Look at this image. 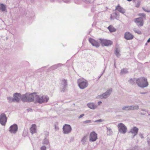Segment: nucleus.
<instances>
[{
  "instance_id": "1",
  "label": "nucleus",
  "mask_w": 150,
  "mask_h": 150,
  "mask_svg": "<svg viewBox=\"0 0 150 150\" xmlns=\"http://www.w3.org/2000/svg\"><path fill=\"white\" fill-rule=\"evenodd\" d=\"M36 95V93H27L22 95L21 100L23 102H31L34 101Z\"/></svg>"
},
{
  "instance_id": "2",
  "label": "nucleus",
  "mask_w": 150,
  "mask_h": 150,
  "mask_svg": "<svg viewBox=\"0 0 150 150\" xmlns=\"http://www.w3.org/2000/svg\"><path fill=\"white\" fill-rule=\"evenodd\" d=\"M137 84L139 87L142 88L146 87L149 85L147 79L144 77L137 79Z\"/></svg>"
},
{
  "instance_id": "3",
  "label": "nucleus",
  "mask_w": 150,
  "mask_h": 150,
  "mask_svg": "<svg viewBox=\"0 0 150 150\" xmlns=\"http://www.w3.org/2000/svg\"><path fill=\"white\" fill-rule=\"evenodd\" d=\"M35 100L37 103L42 104L44 103H47L49 100V98L47 96H40L36 95Z\"/></svg>"
},
{
  "instance_id": "4",
  "label": "nucleus",
  "mask_w": 150,
  "mask_h": 150,
  "mask_svg": "<svg viewBox=\"0 0 150 150\" xmlns=\"http://www.w3.org/2000/svg\"><path fill=\"white\" fill-rule=\"evenodd\" d=\"M77 82L79 88L82 89L87 87L88 84L87 81L83 79H78Z\"/></svg>"
},
{
  "instance_id": "5",
  "label": "nucleus",
  "mask_w": 150,
  "mask_h": 150,
  "mask_svg": "<svg viewBox=\"0 0 150 150\" xmlns=\"http://www.w3.org/2000/svg\"><path fill=\"white\" fill-rule=\"evenodd\" d=\"M100 42L103 46H109L112 44V42L109 40L99 38Z\"/></svg>"
},
{
  "instance_id": "6",
  "label": "nucleus",
  "mask_w": 150,
  "mask_h": 150,
  "mask_svg": "<svg viewBox=\"0 0 150 150\" xmlns=\"http://www.w3.org/2000/svg\"><path fill=\"white\" fill-rule=\"evenodd\" d=\"M118 127L119 132L121 133L125 134L126 133L127 128L122 123L118 124Z\"/></svg>"
},
{
  "instance_id": "7",
  "label": "nucleus",
  "mask_w": 150,
  "mask_h": 150,
  "mask_svg": "<svg viewBox=\"0 0 150 150\" xmlns=\"http://www.w3.org/2000/svg\"><path fill=\"white\" fill-rule=\"evenodd\" d=\"M72 128L70 125L65 124L63 127V133L65 134H68L71 131Z\"/></svg>"
},
{
  "instance_id": "8",
  "label": "nucleus",
  "mask_w": 150,
  "mask_h": 150,
  "mask_svg": "<svg viewBox=\"0 0 150 150\" xmlns=\"http://www.w3.org/2000/svg\"><path fill=\"white\" fill-rule=\"evenodd\" d=\"M7 121V117L4 113H2L0 115V123L3 126H4Z\"/></svg>"
},
{
  "instance_id": "9",
  "label": "nucleus",
  "mask_w": 150,
  "mask_h": 150,
  "mask_svg": "<svg viewBox=\"0 0 150 150\" xmlns=\"http://www.w3.org/2000/svg\"><path fill=\"white\" fill-rule=\"evenodd\" d=\"M22 95H21L20 93H14L13 95V98L14 102L19 103L20 99L21 100V97Z\"/></svg>"
},
{
  "instance_id": "10",
  "label": "nucleus",
  "mask_w": 150,
  "mask_h": 150,
  "mask_svg": "<svg viewBox=\"0 0 150 150\" xmlns=\"http://www.w3.org/2000/svg\"><path fill=\"white\" fill-rule=\"evenodd\" d=\"M97 138V134L94 131H93L90 133L89 137L90 142H95Z\"/></svg>"
},
{
  "instance_id": "11",
  "label": "nucleus",
  "mask_w": 150,
  "mask_h": 150,
  "mask_svg": "<svg viewBox=\"0 0 150 150\" xmlns=\"http://www.w3.org/2000/svg\"><path fill=\"white\" fill-rule=\"evenodd\" d=\"M18 126L16 124H14L10 126L9 128V131L11 133L15 134L18 130Z\"/></svg>"
},
{
  "instance_id": "12",
  "label": "nucleus",
  "mask_w": 150,
  "mask_h": 150,
  "mask_svg": "<svg viewBox=\"0 0 150 150\" xmlns=\"http://www.w3.org/2000/svg\"><path fill=\"white\" fill-rule=\"evenodd\" d=\"M89 41L92 46H95L97 48L98 47L100 46L99 42L93 38H89Z\"/></svg>"
},
{
  "instance_id": "13",
  "label": "nucleus",
  "mask_w": 150,
  "mask_h": 150,
  "mask_svg": "<svg viewBox=\"0 0 150 150\" xmlns=\"http://www.w3.org/2000/svg\"><path fill=\"white\" fill-rule=\"evenodd\" d=\"M139 129L136 127H134L131 129L129 133L134 134L132 138H133L136 136L138 134Z\"/></svg>"
},
{
  "instance_id": "14",
  "label": "nucleus",
  "mask_w": 150,
  "mask_h": 150,
  "mask_svg": "<svg viewBox=\"0 0 150 150\" xmlns=\"http://www.w3.org/2000/svg\"><path fill=\"white\" fill-rule=\"evenodd\" d=\"M61 84L63 88L61 90V92H64L65 91L67 85V80L65 79H63L62 81Z\"/></svg>"
},
{
  "instance_id": "15",
  "label": "nucleus",
  "mask_w": 150,
  "mask_h": 150,
  "mask_svg": "<svg viewBox=\"0 0 150 150\" xmlns=\"http://www.w3.org/2000/svg\"><path fill=\"white\" fill-rule=\"evenodd\" d=\"M112 91V89L110 88L108 90L105 92L103 93L102 94L104 99L107 98L110 95Z\"/></svg>"
},
{
  "instance_id": "16",
  "label": "nucleus",
  "mask_w": 150,
  "mask_h": 150,
  "mask_svg": "<svg viewBox=\"0 0 150 150\" xmlns=\"http://www.w3.org/2000/svg\"><path fill=\"white\" fill-rule=\"evenodd\" d=\"M134 36L129 32H126L125 34L124 38L126 40H132Z\"/></svg>"
},
{
  "instance_id": "17",
  "label": "nucleus",
  "mask_w": 150,
  "mask_h": 150,
  "mask_svg": "<svg viewBox=\"0 0 150 150\" xmlns=\"http://www.w3.org/2000/svg\"><path fill=\"white\" fill-rule=\"evenodd\" d=\"M115 10L122 14H124L125 12V9L121 7L119 4L116 6Z\"/></svg>"
},
{
  "instance_id": "18",
  "label": "nucleus",
  "mask_w": 150,
  "mask_h": 150,
  "mask_svg": "<svg viewBox=\"0 0 150 150\" xmlns=\"http://www.w3.org/2000/svg\"><path fill=\"white\" fill-rule=\"evenodd\" d=\"M30 132L32 134L36 132V126L35 124L32 125L30 129Z\"/></svg>"
},
{
  "instance_id": "19",
  "label": "nucleus",
  "mask_w": 150,
  "mask_h": 150,
  "mask_svg": "<svg viewBox=\"0 0 150 150\" xmlns=\"http://www.w3.org/2000/svg\"><path fill=\"white\" fill-rule=\"evenodd\" d=\"M88 107L90 109H94L97 108V106L95 105L93 103H90L87 104Z\"/></svg>"
},
{
  "instance_id": "20",
  "label": "nucleus",
  "mask_w": 150,
  "mask_h": 150,
  "mask_svg": "<svg viewBox=\"0 0 150 150\" xmlns=\"http://www.w3.org/2000/svg\"><path fill=\"white\" fill-rule=\"evenodd\" d=\"M0 10L2 12L6 11V6L3 4H0Z\"/></svg>"
},
{
  "instance_id": "21",
  "label": "nucleus",
  "mask_w": 150,
  "mask_h": 150,
  "mask_svg": "<svg viewBox=\"0 0 150 150\" xmlns=\"http://www.w3.org/2000/svg\"><path fill=\"white\" fill-rule=\"evenodd\" d=\"M108 28L111 33L115 32L116 31V29L111 25L109 26Z\"/></svg>"
},
{
  "instance_id": "22",
  "label": "nucleus",
  "mask_w": 150,
  "mask_h": 150,
  "mask_svg": "<svg viewBox=\"0 0 150 150\" xmlns=\"http://www.w3.org/2000/svg\"><path fill=\"white\" fill-rule=\"evenodd\" d=\"M137 79L135 78L130 79L129 81V82L132 85L135 84V83L137 84Z\"/></svg>"
},
{
  "instance_id": "23",
  "label": "nucleus",
  "mask_w": 150,
  "mask_h": 150,
  "mask_svg": "<svg viewBox=\"0 0 150 150\" xmlns=\"http://www.w3.org/2000/svg\"><path fill=\"white\" fill-rule=\"evenodd\" d=\"M120 52L119 49L117 48H116L115 51V54L117 57H119L120 55Z\"/></svg>"
},
{
  "instance_id": "24",
  "label": "nucleus",
  "mask_w": 150,
  "mask_h": 150,
  "mask_svg": "<svg viewBox=\"0 0 150 150\" xmlns=\"http://www.w3.org/2000/svg\"><path fill=\"white\" fill-rule=\"evenodd\" d=\"M127 69L126 68H123L120 71V74H124L128 73Z\"/></svg>"
},
{
  "instance_id": "25",
  "label": "nucleus",
  "mask_w": 150,
  "mask_h": 150,
  "mask_svg": "<svg viewBox=\"0 0 150 150\" xmlns=\"http://www.w3.org/2000/svg\"><path fill=\"white\" fill-rule=\"evenodd\" d=\"M7 99L8 102L9 103H11L12 102H14L13 98L11 96H8L7 97Z\"/></svg>"
},
{
  "instance_id": "26",
  "label": "nucleus",
  "mask_w": 150,
  "mask_h": 150,
  "mask_svg": "<svg viewBox=\"0 0 150 150\" xmlns=\"http://www.w3.org/2000/svg\"><path fill=\"white\" fill-rule=\"evenodd\" d=\"M122 110L125 111H129V106H124L122 108Z\"/></svg>"
},
{
  "instance_id": "27",
  "label": "nucleus",
  "mask_w": 150,
  "mask_h": 150,
  "mask_svg": "<svg viewBox=\"0 0 150 150\" xmlns=\"http://www.w3.org/2000/svg\"><path fill=\"white\" fill-rule=\"evenodd\" d=\"M143 20L141 18H139L135 19V21L137 23H140L143 22Z\"/></svg>"
},
{
  "instance_id": "28",
  "label": "nucleus",
  "mask_w": 150,
  "mask_h": 150,
  "mask_svg": "<svg viewBox=\"0 0 150 150\" xmlns=\"http://www.w3.org/2000/svg\"><path fill=\"white\" fill-rule=\"evenodd\" d=\"M49 143V141L48 139H47L46 137H45L44 139L43 144H45L47 145Z\"/></svg>"
},
{
  "instance_id": "29",
  "label": "nucleus",
  "mask_w": 150,
  "mask_h": 150,
  "mask_svg": "<svg viewBox=\"0 0 150 150\" xmlns=\"http://www.w3.org/2000/svg\"><path fill=\"white\" fill-rule=\"evenodd\" d=\"M133 30L135 33L138 34H141L142 33V32L139 30L137 29L136 28H134Z\"/></svg>"
},
{
  "instance_id": "30",
  "label": "nucleus",
  "mask_w": 150,
  "mask_h": 150,
  "mask_svg": "<svg viewBox=\"0 0 150 150\" xmlns=\"http://www.w3.org/2000/svg\"><path fill=\"white\" fill-rule=\"evenodd\" d=\"M107 133L108 135H111L112 134V131L111 129L110 128L107 127Z\"/></svg>"
},
{
  "instance_id": "31",
  "label": "nucleus",
  "mask_w": 150,
  "mask_h": 150,
  "mask_svg": "<svg viewBox=\"0 0 150 150\" xmlns=\"http://www.w3.org/2000/svg\"><path fill=\"white\" fill-rule=\"evenodd\" d=\"M141 4V1L138 0L137 1V3L136 4L135 6L137 8H139Z\"/></svg>"
},
{
  "instance_id": "32",
  "label": "nucleus",
  "mask_w": 150,
  "mask_h": 150,
  "mask_svg": "<svg viewBox=\"0 0 150 150\" xmlns=\"http://www.w3.org/2000/svg\"><path fill=\"white\" fill-rule=\"evenodd\" d=\"M139 148L138 146H135L134 147L132 148L131 149H128L127 150H139Z\"/></svg>"
},
{
  "instance_id": "33",
  "label": "nucleus",
  "mask_w": 150,
  "mask_h": 150,
  "mask_svg": "<svg viewBox=\"0 0 150 150\" xmlns=\"http://www.w3.org/2000/svg\"><path fill=\"white\" fill-rule=\"evenodd\" d=\"M93 121H91L90 120H88L84 121L83 122L84 124H86L91 123L92 122H93Z\"/></svg>"
},
{
  "instance_id": "34",
  "label": "nucleus",
  "mask_w": 150,
  "mask_h": 150,
  "mask_svg": "<svg viewBox=\"0 0 150 150\" xmlns=\"http://www.w3.org/2000/svg\"><path fill=\"white\" fill-rule=\"evenodd\" d=\"M86 136H84L81 140V142L83 144L86 142Z\"/></svg>"
},
{
  "instance_id": "35",
  "label": "nucleus",
  "mask_w": 150,
  "mask_h": 150,
  "mask_svg": "<svg viewBox=\"0 0 150 150\" xmlns=\"http://www.w3.org/2000/svg\"><path fill=\"white\" fill-rule=\"evenodd\" d=\"M96 98L97 99H104L103 94L98 96L96 97Z\"/></svg>"
},
{
  "instance_id": "36",
  "label": "nucleus",
  "mask_w": 150,
  "mask_h": 150,
  "mask_svg": "<svg viewBox=\"0 0 150 150\" xmlns=\"http://www.w3.org/2000/svg\"><path fill=\"white\" fill-rule=\"evenodd\" d=\"M52 69H55L57 68L58 67L57 64L54 65L51 67Z\"/></svg>"
},
{
  "instance_id": "37",
  "label": "nucleus",
  "mask_w": 150,
  "mask_h": 150,
  "mask_svg": "<svg viewBox=\"0 0 150 150\" xmlns=\"http://www.w3.org/2000/svg\"><path fill=\"white\" fill-rule=\"evenodd\" d=\"M139 16L141 17H142L143 18H145L146 15L144 13H140L139 14Z\"/></svg>"
},
{
  "instance_id": "38",
  "label": "nucleus",
  "mask_w": 150,
  "mask_h": 150,
  "mask_svg": "<svg viewBox=\"0 0 150 150\" xmlns=\"http://www.w3.org/2000/svg\"><path fill=\"white\" fill-rule=\"evenodd\" d=\"M117 17V16H115V15H114V16H112V15H111V16L110 17V19L111 20H113L114 18H116Z\"/></svg>"
},
{
  "instance_id": "39",
  "label": "nucleus",
  "mask_w": 150,
  "mask_h": 150,
  "mask_svg": "<svg viewBox=\"0 0 150 150\" xmlns=\"http://www.w3.org/2000/svg\"><path fill=\"white\" fill-rule=\"evenodd\" d=\"M134 110H137L139 109V107L138 105H133Z\"/></svg>"
},
{
  "instance_id": "40",
  "label": "nucleus",
  "mask_w": 150,
  "mask_h": 150,
  "mask_svg": "<svg viewBox=\"0 0 150 150\" xmlns=\"http://www.w3.org/2000/svg\"><path fill=\"white\" fill-rule=\"evenodd\" d=\"M46 147L44 146H42L40 148V149L41 150H46Z\"/></svg>"
},
{
  "instance_id": "41",
  "label": "nucleus",
  "mask_w": 150,
  "mask_h": 150,
  "mask_svg": "<svg viewBox=\"0 0 150 150\" xmlns=\"http://www.w3.org/2000/svg\"><path fill=\"white\" fill-rule=\"evenodd\" d=\"M93 121L94 122H100L102 121V120L101 119H100L95 121Z\"/></svg>"
},
{
  "instance_id": "42",
  "label": "nucleus",
  "mask_w": 150,
  "mask_h": 150,
  "mask_svg": "<svg viewBox=\"0 0 150 150\" xmlns=\"http://www.w3.org/2000/svg\"><path fill=\"white\" fill-rule=\"evenodd\" d=\"M137 25L138 26H142L143 25V22H140V23H137Z\"/></svg>"
},
{
  "instance_id": "43",
  "label": "nucleus",
  "mask_w": 150,
  "mask_h": 150,
  "mask_svg": "<svg viewBox=\"0 0 150 150\" xmlns=\"http://www.w3.org/2000/svg\"><path fill=\"white\" fill-rule=\"evenodd\" d=\"M147 142L149 145L150 146V139L147 138Z\"/></svg>"
},
{
  "instance_id": "44",
  "label": "nucleus",
  "mask_w": 150,
  "mask_h": 150,
  "mask_svg": "<svg viewBox=\"0 0 150 150\" xmlns=\"http://www.w3.org/2000/svg\"><path fill=\"white\" fill-rule=\"evenodd\" d=\"M134 110L133 105L129 106V111Z\"/></svg>"
},
{
  "instance_id": "45",
  "label": "nucleus",
  "mask_w": 150,
  "mask_h": 150,
  "mask_svg": "<svg viewBox=\"0 0 150 150\" xmlns=\"http://www.w3.org/2000/svg\"><path fill=\"white\" fill-rule=\"evenodd\" d=\"M114 14L115 15V16H117L119 15V13L118 12L116 11L115 12Z\"/></svg>"
},
{
  "instance_id": "46",
  "label": "nucleus",
  "mask_w": 150,
  "mask_h": 150,
  "mask_svg": "<svg viewBox=\"0 0 150 150\" xmlns=\"http://www.w3.org/2000/svg\"><path fill=\"white\" fill-rule=\"evenodd\" d=\"M84 116V114H82L81 115H80L78 117L79 119H80L82 117H83Z\"/></svg>"
},
{
  "instance_id": "47",
  "label": "nucleus",
  "mask_w": 150,
  "mask_h": 150,
  "mask_svg": "<svg viewBox=\"0 0 150 150\" xmlns=\"http://www.w3.org/2000/svg\"><path fill=\"white\" fill-rule=\"evenodd\" d=\"M63 65V64H57L58 67H61Z\"/></svg>"
},
{
  "instance_id": "48",
  "label": "nucleus",
  "mask_w": 150,
  "mask_h": 150,
  "mask_svg": "<svg viewBox=\"0 0 150 150\" xmlns=\"http://www.w3.org/2000/svg\"><path fill=\"white\" fill-rule=\"evenodd\" d=\"M64 2L65 3H68L70 2V0H63Z\"/></svg>"
},
{
  "instance_id": "49",
  "label": "nucleus",
  "mask_w": 150,
  "mask_h": 150,
  "mask_svg": "<svg viewBox=\"0 0 150 150\" xmlns=\"http://www.w3.org/2000/svg\"><path fill=\"white\" fill-rule=\"evenodd\" d=\"M27 110L28 111V112H29V111H32V109L30 108H29L27 109Z\"/></svg>"
},
{
  "instance_id": "50",
  "label": "nucleus",
  "mask_w": 150,
  "mask_h": 150,
  "mask_svg": "<svg viewBox=\"0 0 150 150\" xmlns=\"http://www.w3.org/2000/svg\"><path fill=\"white\" fill-rule=\"evenodd\" d=\"M142 8H143V10L144 11H145L146 12H147V11H148V10H146V9L145 8H143V7Z\"/></svg>"
},
{
  "instance_id": "51",
  "label": "nucleus",
  "mask_w": 150,
  "mask_h": 150,
  "mask_svg": "<svg viewBox=\"0 0 150 150\" xmlns=\"http://www.w3.org/2000/svg\"><path fill=\"white\" fill-rule=\"evenodd\" d=\"M102 103V102L101 101H99L98 103V105H100V104Z\"/></svg>"
},
{
  "instance_id": "52",
  "label": "nucleus",
  "mask_w": 150,
  "mask_h": 150,
  "mask_svg": "<svg viewBox=\"0 0 150 150\" xmlns=\"http://www.w3.org/2000/svg\"><path fill=\"white\" fill-rule=\"evenodd\" d=\"M105 69H104V70H103V73L101 74V75L99 76V77L98 78V79H99L100 77L103 74V73H104V71H105Z\"/></svg>"
},
{
  "instance_id": "53",
  "label": "nucleus",
  "mask_w": 150,
  "mask_h": 150,
  "mask_svg": "<svg viewBox=\"0 0 150 150\" xmlns=\"http://www.w3.org/2000/svg\"><path fill=\"white\" fill-rule=\"evenodd\" d=\"M45 134V136H46V137H47L48 136V132H46Z\"/></svg>"
},
{
  "instance_id": "54",
  "label": "nucleus",
  "mask_w": 150,
  "mask_h": 150,
  "mask_svg": "<svg viewBox=\"0 0 150 150\" xmlns=\"http://www.w3.org/2000/svg\"><path fill=\"white\" fill-rule=\"evenodd\" d=\"M140 93L141 94H145L147 93V92H140Z\"/></svg>"
},
{
  "instance_id": "55",
  "label": "nucleus",
  "mask_w": 150,
  "mask_h": 150,
  "mask_svg": "<svg viewBox=\"0 0 150 150\" xmlns=\"http://www.w3.org/2000/svg\"><path fill=\"white\" fill-rule=\"evenodd\" d=\"M147 42H150V38H149L147 41Z\"/></svg>"
},
{
  "instance_id": "56",
  "label": "nucleus",
  "mask_w": 150,
  "mask_h": 150,
  "mask_svg": "<svg viewBox=\"0 0 150 150\" xmlns=\"http://www.w3.org/2000/svg\"><path fill=\"white\" fill-rule=\"evenodd\" d=\"M136 0H132V1H133V3H135Z\"/></svg>"
},
{
  "instance_id": "57",
  "label": "nucleus",
  "mask_w": 150,
  "mask_h": 150,
  "mask_svg": "<svg viewBox=\"0 0 150 150\" xmlns=\"http://www.w3.org/2000/svg\"><path fill=\"white\" fill-rule=\"evenodd\" d=\"M147 12H148V13L150 12V10H148Z\"/></svg>"
},
{
  "instance_id": "58",
  "label": "nucleus",
  "mask_w": 150,
  "mask_h": 150,
  "mask_svg": "<svg viewBox=\"0 0 150 150\" xmlns=\"http://www.w3.org/2000/svg\"><path fill=\"white\" fill-rule=\"evenodd\" d=\"M141 115H145V114H143V113H141Z\"/></svg>"
},
{
  "instance_id": "59",
  "label": "nucleus",
  "mask_w": 150,
  "mask_h": 150,
  "mask_svg": "<svg viewBox=\"0 0 150 150\" xmlns=\"http://www.w3.org/2000/svg\"><path fill=\"white\" fill-rule=\"evenodd\" d=\"M142 136H141V137L142 138H143V136H142V135H141Z\"/></svg>"
},
{
  "instance_id": "60",
  "label": "nucleus",
  "mask_w": 150,
  "mask_h": 150,
  "mask_svg": "<svg viewBox=\"0 0 150 150\" xmlns=\"http://www.w3.org/2000/svg\"><path fill=\"white\" fill-rule=\"evenodd\" d=\"M142 111H145V110H143V109H142Z\"/></svg>"
},
{
  "instance_id": "61",
  "label": "nucleus",
  "mask_w": 150,
  "mask_h": 150,
  "mask_svg": "<svg viewBox=\"0 0 150 150\" xmlns=\"http://www.w3.org/2000/svg\"><path fill=\"white\" fill-rule=\"evenodd\" d=\"M145 45H147V43H146L145 44Z\"/></svg>"
}]
</instances>
